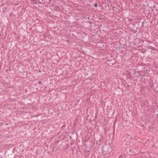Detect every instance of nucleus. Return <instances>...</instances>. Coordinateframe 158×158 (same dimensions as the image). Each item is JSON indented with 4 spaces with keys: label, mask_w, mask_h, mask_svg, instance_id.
Wrapping results in <instances>:
<instances>
[{
    "label": "nucleus",
    "mask_w": 158,
    "mask_h": 158,
    "mask_svg": "<svg viewBox=\"0 0 158 158\" xmlns=\"http://www.w3.org/2000/svg\"><path fill=\"white\" fill-rule=\"evenodd\" d=\"M38 83L40 84H41V82L40 81H39L38 82Z\"/></svg>",
    "instance_id": "nucleus-2"
},
{
    "label": "nucleus",
    "mask_w": 158,
    "mask_h": 158,
    "mask_svg": "<svg viewBox=\"0 0 158 158\" xmlns=\"http://www.w3.org/2000/svg\"><path fill=\"white\" fill-rule=\"evenodd\" d=\"M111 151V150H108L107 151V152H110V151Z\"/></svg>",
    "instance_id": "nucleus-1"
},
{
    "label": "nucleus",
    "mask_w": 158,
    "mask_h": 158,
    "mask_svg": "<svg viewBox=\"0 0 158 158\" xmlns=\"http://www.w3.org/2000/svg\"><path fill=\"white\" fill-rule=\"evenodd\" d=\"M43 0H42V1H43Z\"/></svg>",
    "instance_id": "nucleus-4"
},
{
    "label": "nucleus",
    "mask_w": 158,
    "mask_h": 158,
    "mask_svg": "<svg viewBox=\"0 0 158 158\" xmlns=\"http://www.w3.org/2000/svg\"><path fill=\"white\" fill-rule=\"evenodd\" d=\"M94 6L95 7H97V4H95L94 5Z\"/></svg>",
    "instance_id": "nucleus-3"
}]
</instances>
